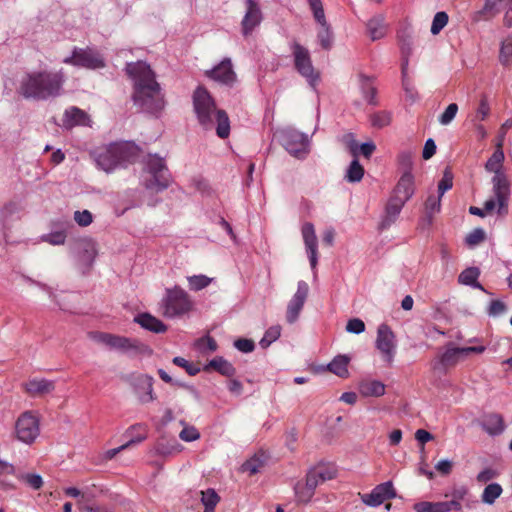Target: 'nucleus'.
<instances>
[{
  "mask_svg": "<svg viewBox=\"0 0 512 512\" xmlns=\"http://www.w3.org/2000/svg\"><path fill=\"white\" fill-rule=\"evenodd\" d=\"M145 439V437H138L136 439H132L130 441H128L126 444H123L117 448H113V449H110L108 450L106 453H105V458L106 459H112L113 457H115L120 451L124 450L125 448H127L128 446L132 445V444H136V443H140L141 441H143Z\"/></svg>",
  "mask_w": 512,
  "mask_h": 512,
  "instance_id": "obj_60",
  "label": "nucleus"
},
{
  "mask_svg": "<svg viewBox=\"0 0 512 512\" xmlns=\"http://www.w3.org/2000/svg\"><path fill=\"white\" fill-rule=\"evenodd\" d=\"M414 510L416 512H436L435 503L428 501L418 502L414 505Z\"/></svg>",
  "mask_w": 512,
  "mask_h": 512,
  "instance_id": "obj_64",
  "label": "nucleus"
},
{
  "mask_svg": "<svg viewBox=\"0 0 512 512\" xmlns=\"http://www.w3.org/2000/svg\"><path fill=\"white\" fill-rule=\"evenodd\" d=\"M145 163L146 170L152 176V179L146 182V187L156 192L165 190L170 179L164 159L158 155H148Z\"/></svg>",
  "mask_w": 512,
  "mask_h": 512,
  "instance_id": "obj_9",
  "label": "nucleus"
},
{
  "mask_svg": "<svg viewBox=\"0 0 512 512\" xmlns=\"http://www.w3.org/2000/svg\"><path fill=\"white\" fill-rule=\"evenodd\" d=\"M301 236L309 259L310 267L314 276H316L318 265V239L315 227L311 222H305L301 226Z\"/></svg>",
  "mask_w": 512,
  "mask_h": 512,
  "instance_id": "obj_14",
  "label": "nucleus"
},
{
  "mask_svg": "<svg viewBox=\"0 0 512 512\" xmlns=\"http://www.w3.org/2000/svg\"><path fill=\"white\" fill-rule=\"evenodd\" d=\"M23 388L30 396L37 397L53 392L55 383L45 378H32L23 384Z\"/></svg>",
  "mask_w": 512,
  "mask_h": 512,
  "instance_id": "obj_21",
  "label": "nucleus"
},
{
  "mask_svg": "<svg viewBox=\"0 0 512 512\" xmlns=\"http://www.w3.org/2000/svg\"><path fill=\"white\" fill-rule=\"evenodd\" d=\"M261 462L258 459H250L242 465V469L250 475H254L260 471Z\"/></svg>",
  "mask_w": 512,
  "mask_h": 512,
  "instance_id": "obj_61",
  "label": "nucleus"
},
{
  "mask_svg": "<svg viewBox=\"0 0 512 512\" xmlns=\"http://www.w3.org/2000/svg\"><path fill=\"white\" fill-rule=\"evenodd\" d=\"M397 496L392 481L376 485L370 493L361 496L362 502L370 507H378L386 500L394 499Z\"/></svg>",
  "mask_w": 512,
  "mask_h": 512,
  "instance_id": "obj_17",
  "label": "nucleus"
},
{
  "mask_svg": "<svg viewBox=\"0 0 512 512\" xmlns=\"http://www.w3.org/2000/svg\"><path fill=\"white\" fill-rule=\"evenodd\" d=\"M503 489L498 483H490L488 484L483 492H482V502L487 505H492L495 503L496 499L501 496Z\"/></svg>",
  "mask_w": 512,
  "mask_h": 512,
  "instance_id": "obj_35",
  "label": "nucleus"
},
{
  "mask_svg": "<svg viewBox=\"0 0 512 512\" xmlns=\"http://www.w3.org/2000/svg\"><path fill=\"white\" fill-rule=\"evenodd\" d=\"M159 305L161 314L168 319L181 318L193 309L189 294L178 285L165 289Z\"/></svg>",
  "mask_w": 512,
  "mask_h": 512,
  "instance_id": "obj_6",
  "label": "nucleus"
},
{
  "mask_svg": "<svg viewBox=\"0 0 512 512\" xmlns=\"http://www.w3.org/2000/svg\"><path fill=\"white\" fill-rule=\"evenodd\" d=\"M485 239V232L481 228H476L471 231L465 238L468 246H475Z\"/></svg>",
  "mask_w": 512,
  "mask_h": 512,
  "instance_id": "obj_54",
  "label": "nucleus"
},
{
  "mask_svg": "<svg viewBox=\"0 0 512 512\" xmlns=\"http://www.w3.org/2000/svg\"><path fill=\"white\" fill-rule=\"evenodd\" d=\"M15 433L19 441L33 443L40 434V421L33 411L23 412L15 423Z\"/></svg>",
  "mask_w": 512,
  "mask_h": 512,
  "instance_id": "obj_10",
  "label": "nucleus"
},
{
  "mask_svg": "<svg viewBox=\"0 0 512 512\" xmlns=\"http://www.w3.org/2000/svg\"><path fill=\"white\" fill-rule=\"evenodd\" d=\"M359 392L364 397H380L385 394V385L378 380L364 381L359 385Z\"/></svg>",
  "mask_w": 512,
  "mask_h": 512,
  "instance_id": "obj_31",
  "label": "nucleus"
},
{
  "mask_svg": "<svg viewBox=\"0 0 512 512\" xmlns=\"http://www.w3.org/2000/svg\"><path fill=\"white\" fill-rule=\"evenodd\" d=\"M179 437L185 442H192L200 438V433L193 426H185L180 432Z\"/></svg>",
  "mask_w": 512,
  "mask_h": 512,
  "instance_id": "obj_56",
  "label": "nucleus"
},
{
  "mask_svg": "<svg viewBox=\"0 0 512 512\" xmlns=\"http://www.w3.org/2000/svg\"><path fill=\"white\" fill-rule=\"evenodd\" d=\"M281 335V327L279 325L272 326L268 328L260 340L259 344L262 348L269 347L273 342H275Z\"/></svg>",
  "mask_w": 512,
  "mask_h": 512,
  "instance_id": "obj_45",
  "label": "nucleus"
},
{
  "mask_svg": "<svg viewBox=\"0 0 512 512\" xmlns=\"http://www.w3.org/2000/svg\"><path fill=\"white\" fill-rule=\"evenodd\" d=\"M80 246V261L90 267L97 256L96 244L91 239H83L80 242Z\"/></svg>",
  "mask_w": 512,
  "mask_h": 512,
  "instance_id": "obj_33",
  "label": "nucleus"
},
{
  "mask_svg": "<svg viewBox=\"0 0 512 512\" xmlns=\"http://www.w3.org/2000/svg\"><path fill=\"white\" fill-rule=\"evenodd\" d=\"M457 112L458 105L456 103L449 104L445 111L439 116V123L443 126L449 125L456 117Z\"/></svg>",
  "mask_w": 512,
  "mask_h": 512,
  "instance_id": "obj_48",
  "label": "nucleus"
},
{
  "mask_svg": "<svg viewBox=\"0 0 512 512\" xmlns=\"http://www.w3.org/2000/svg\"><path fill=\"white\" fill-rule=\"evenodd\" d=\"M499 61L505 67L512 65V35L506 37L501 42Z\"/></svg>",
  "mask_w": 512,
  "mask_h": 512,
  "instance_id": "obj_36",
  "label": "nucleus"
},
{
  "mask_svg": "<svg viewBox=\"0 0 512 512\" xmlns=\"http://www.w3.org/2000/svg\"><path fill=\"white\" fill-rule=\"evenodd\" d=\"M205 75L209 79L228 87H233L237 82V74L233 69L230 58H224L212 69L206 70Z\"/></svg>",
  "mask_w": 512,
  "mask_h": 512,
  "instance_id": "obj_15",
  "label": "nucleus"
},
{
  "mask_svg": "<svg viewBox=\"0 0 512 512\" xmlns=\"http://www.w3.org/2000/svg\"><path fill=\"white\" fill-rule=\"evenodd\" d=\"M491 113V107L486 95L481 96L475 114L471 118V122L485 121Z\"/></svg>",
  "mask_w": 512,
  "mask_h": 512,
  "instance_id": "obj_38",
  "label": "nucleus"
},
{
  "mask_svg": "<svg viewBox=\"0 0 512 512\" xmlns=\"http://www.w3.org/2000/svg\"><path fill=\"white\" fill-rule=\"evenodd\" d=\"M201 503L204 505L205 510L214 511L216 505L218 504L220 498L214 489H207L205 491H201Z\"/></svg>",
  "mask_w": 512,
  "mask_h": 512,
  "instance_id": "obj_41",
  "label": "nucleus"
},
{
  "mask_svg": "<svg viewBox=\"0 0 512 512\" xmlns=\"http://www.w3.org/2000/svg\"><path fill=\"white\" fill-rule=\"evenodd\" d=\"M307 2L310 6L313 17H314L315 21L318 23V25L328 23L326 16H325L322 1L321 0H307Z\"/></svg>",
  "mask_w": 512,
  "mask_h": 512,
  "instance_id": "obj_43",
  "label": "nucleus"
},
{
  "mask_svg": "<svg viewBox=\"0 0 512 512\" xmlns=\"http://www.w3.org/2000/svg\"><path fill=\"white\" fill-rule=\"evenodd\" d=\"M500 3L506 4H512V0H487L484 5V11L487 13H490L492 15H495L499 13L500 9L498 5Z\"/></svg>",
  "mask_w": 512,
  "mask_h": 512,
  "instance_id": "obj_59",
  "label": "nucleus"
},
{
  "mask_svg": "<svg viewBox=\"0 0 512 512\" xmlns=\"http://www.w3.org/2000/svg\"><path fill=\"white\" fill-rule=\"evenodd\" d=\"M234 347L243 353H250L254 350L255 344L251 339L240 338L234 342Z\"/></svg>",
  "mask_w": 512,
  "mask_h": 512,
  "instance_id": "obj_58",
  "label": "nucleus"
},
{
  "mask_svg": "<svg viewBox=\"0 0 512 512\" xmlns=\"http://www.w3.org/2000/svg\"><path fill=\"white\" fill-rule=\"evenodd\" d=\"M375 345L382 354L383 360L391 365L395 356L396 344L395 335L388 325L381 324L378 327Z\"/></svg>",
  "mask_w": 512,
  "mask_h": 512,
  "instance_id": "obj_13",
  "label": "nucleus"
},
{
  "mask_svg": "<svg viewBox=\"0 0 512 512\" xmlns=\"http://www.w3.org/2000/svg\"><path fill=\"white\" fill-rule=\"evenodd\" d=\"M263 21V13L258 0H245V13L241 21L244 36L250 35Z\"/></svg>",
  "mask_w": 512,
  "mask_h": 512,
  "instance_id": "obj_16",
  "label": "nucleus"
},
{
  "mask_svg": "<svg viewBox=\"0 0 512 512\" xmlns=\"http://www.w3.org/2000/svg\"><path fill=\"white\" fill-rule=\"evenodd\" d=\"M351 153L354 155V157L358 156V151L356 147L351 146ZM364 176V168L359 163L358 159L355 158L352 160L350 165L348 166L345 174V179L350 183H357L362 180Z\"/></svg>",
  "mask_w": 512,
  "mask_h": 512,
  "instance_id": "obj_29",
  "label": "nucleus"
},
{
  "mask_svg": "<svg viewBox=\"0 0 512 512\" xmlns=\"http://www.w3.org/2000/svg\"><path fill=\"white\" fill-rule=\"evenodd\" d=\"M290 48L294 59L295 69L306 79L313 89H316L320 79V74L315 70L312 64L309 50L298 42H292Z\"/></svg>",
  "mask_w": 512,
  "mask_h": 512,
  "instance_id": "obj_8",
  "label": "nucleus"
},
{
  "mask_svg": "<svg viewBox=\"0 0 512 512\" xmlns=\"http://www.w3.org/2000/svg\"><path fill=\"white\" fill-rule=\"evenodd\" d=\"M214 278L208 277L204 274L192 275L187 277L189 289L192 291H200L208 287Z\"/></svg>",
  "mask_w": 512,
  "mask_h": 512,
  "instance_id": "obj_39",
  "label": "nucleus"
},
{
  "mask_svg": "<svg viewBox=\"0 0 512 512\" xmlns=\"http://www.w3.org/2000/svg\"><path fill=\"white\" fill-rule=\"evenodd\" d=\"M43 242L51 245H63L66 241V233L64 231H54L41 236Z\"/></svg>",
  "mask_w": 512,
  "mask_h": 512,
  "instance_id": "obj_49",
  "label": "nucleus"
},
{
  "mask_svg": "<svg viewBox=\"0 0 512 512\" xmlns=\"http://www.w3.org/2000/svg\"><path fill=\"white\" fill-rule=\"evenodd\" d=\"M506 210H507V206L505 208L499 210V208H498V200H497V198L495 196L493 198H490V199L486 200L485 203H484V207L483 208H478V207H475V206H471L469 208V212L472 215H477V216H480V217H484L485 214L491 213L493 211H497V213L501 214L503 211H506Z\"/></svg>",
  "mask_w": 512,
  "mask_h": 512,
  "instance_id": "obj_34",
  "label": "nucleus"
},
{
  "mask_svg": "<svg viewBox=\"0 0 512 512\" xmlns=\"http://www.w3.org/2000/svg\"><path fill=\"white\" fill-rule=\"evenodd\" d=\"M507 310L506 304L501 300H492L487 308V314L490 317H499L505 314Z\"/></svg>",
  "mask_w": 512,
  "mask_h": 512,
  "instance_id": "obj_52",
  "label": "nucleus"
},
{
  "mask_svg": "<svg viewBox=\"0 0 512 512\" xmlns=\"http://www.w3.org/2000/svg\"><path fill=\"white\" fill-rule=\"evenodd\" d=\"M414 194V178L411 173H405L398 181L392 198L406 203Z\"/></svg>",
  "mask_w": 512,
  "mask_h": 512,
  "instance_id": "obj_23",
  "label": "nucleus"
},
{
  "mask_svg": "<svg viewBox=\"0 0 512 512\" xmlns=\"http://www.w3.org/2000/svg\"><path fill=\"white\" fill-rule=\"evenodd\" d=\"M172 362L175 365L184 368L190 376H194L200 371V369L198 367L194 366L189 361H187L185 358L180 357V356L174 357Z\"/></svg>",
  "mask_w": 512,
  "mask_h": 512,
  "instance_id": "obj_55",
  "label": "nucleus"
},
{
  "mask_svg": "<svg viewBox=\"0 0 512 512\" xmlns=\"http://www.w3.org/2000/svg\"><path fill=\"white\" fill-rule=\"evenodd\" d=\"M317 39L323 49L329 50L332 47L333 33L329 23L319 25Z\"/></svg>",
  "mask_w": 512,
  "mask_h": 512,
  "instance_id": "obj_37",
  "label": "nucleus"
},
{
  "mask_svg": "<svg viewBox=\"0 0 512 512\" xmlns=\"http://www.w3.org/2000/svg\"><path fill=\"white\" fill-rule=\"evenodd\" d=\"M452 186H453V174L448 168H446L443 173L442 179L438 183V194L440 195V197H443L445 192L450 190L452 188Z\"/></svg>",
  "mask_w": 512,
  "mask_h": 512,
  "instance_id": "obj_50",
  "label": "nucleus"
},
{
  "mask_svg": "<svg viewBox=\"0 0 512 512\" xmlns=\"http://www.w3.org/2000/svg\"><path fill=\"white\" fill-rule=\"evenodd\" d=\"M453 463L449 459H442L435 465V469L442 475H448L451 473Z\"/></svg>",
  "mask_w": 512,
  "mask_h": 512,
  "instance_id": "obj_62",
  "label": "nucleus"
},
{
  "mask_svg": "<svg viewBox=\"0 0 512 512\" xmlns=\"http://www.w3.org/2000/svg\"><path fill=\"white\" fill-rule=\"evenodd\" d=\"M15 476L20 480L29 485L32 489L38 490L43 485V479L41 475L36 473H15Z\"/></svg>",
  "mask_w": 512,
  "mask_h": 512,
  "instance_id": "obj_42",
  "label": "nucleus"
},
{
  "mask_svg": "<svg viewBox=\"0 0 512 512\" xmlns=\"http://www.w3.org/2000/svg\"><path fill=\"white\" fill-rule=\"evenodd\" d=\"M74 221L81 227H87L93 222V215L89 210L75 211Z\"/></svg>",
  "mask_w": 512,
  "mask_h": 512,
  "instance_id": "obj_53",
  "label": "nucleus"
},
{
  "mask_svg": "<svg viewBox=\"0 0 512 512\" xmlns=\"http://www.w3.org/2000/svg\"><path fill=\"white\" fill-rule=\"evenodd\" d=\"M349 361L346 355H338L327 365V369L338 377L346 378L349 375Z\"/></svg>",
  "mask_w": 512,
  "mask_h": 512,
  "instance_id": "obj_32",
  "label": "nucleus"
},
{
  "mask_svg": "<svg viewBox=\"0 0 512 512\" xmlns=\"http://www.w3.org/2000/svg\"><path fill=\"white\" fill-rule=\"evenodd\" d=\"M464 359L461 347H448L442 354L438 356L433 364V369L445 371L448 367L457 365Z\"/></svg>",
  "mask_w": 512,
  "mask_h": 512,
  "instance_id": "obj_19",
  "label": "nucleus"
},
{
  "mask_svg": "<svg viewBox=\"0 0 512 512\" xmlns=\"http://www.w3.org/2000/svg\"><path fill=\"white\" fill-rule=\"evenodd\" d=\"M448 20H449V17L446 12H444V11L437 12L434 15V18H433V21L431 24V29H430L431 33L433 35L439 34L440 31L447 25Z\"/></svg>",
  "mask_w": 512,
  "mask_h": 512,
  "instance_id": "obj_47",
  "label": "nucleus"
},
{
  "mask_svg": "<svg viewBox=\"0 0 512 512\" xmlns=\"http://www.w3.org/2000/svg\"><path fill=\"white\" fill-rule=\"evenodd\" d=\"M370 121L373 127L381 129L391 123V114L387 111L376 112L371 115Z\"/></svg>",
  "mask_w": 512,
  "mask_h": 512,
  "instance_id": "obj_46",
  "label": "nucleus"
},
{
  "mask_svg": "<svg viewBox=\"0 0 512 512\" xmlns=\"http://www.w3.org/2000/svg\"><path fill=\"white\" fill-rule=\"evenodd\" d=\"M135 322L142 328L153 333H164L167 331V326L155 316L149 313H142L135 317Z\"/></svg>",
  "mask_w": 512,
  "mask_h": 512,
  "instance_id": "obj_26",
  "label": "nucleus"
},
{
  "mask_svg": "<svg viewBox=\"0 0 512 512\" xmlns=\"http://www.w3.org/2000/svg\"><path fill=\"white\" fill-rule=\"evenodd\" d=\"M211 369L227 377H231L235 374V368L233 365L220 356L210 360L203 368L204 371H209Z\"/></svg>",
  "mask_w": 512,
  "mask_h": 512,
  "instance_id": "obj_30",
  "label": "nucleus"
},
{
  "mask_svg": "<svg viewBox=\"0 0 512 512\" xmlns=\"http://www.w3.org/2000/svg\"><path fill=\"white\" fill-rule=\"evenodd\" d=\"M361 89L364 99L371 105H376V88L371 85L369 79L366 77L361 78Z\"/></svg>",
  "mask_w": 512,
  "mask_h": 512,
  "instance_id": "obj_44",
  "label": "nucleus"
},
{
  "mask_svg": "<svg viewBox=\"0 0 512 512\" xmlns=\"http://www.w3.org/2000/svg\"><path fill=\"white\" fill-rule=\"evenodd\" d=\"M480 273L481 272L478 267H468L459 274L458 282L461 285L470 286L486 292L485 288L478 282Z\"/></svg>",
  "mask_w": 512,
  "mask_h": 512,
  "instance_id": "obj_27",
  "label": "nucleus"
},
{
  "mask_svg": "<svg viewBox=\"0 0 512 512\" xmlns=\"http://www.w3.org/2000/svg\"><path fill=\"white\" fill-rule=\"evenodd\" d=\"M480 426L492 437L501 435L506 428L503 417L498 413L485 414L481 419Z\"/></svg>",
  "mask_w": 512,
  "mask_h": 512,
  "instance_id": "obj_22",
  "label": "nucleus"
},
{
  "mask_svg": "<svg viewBox=\"0 0 512 512\" xmlns=\"http://www.w3.org/2000/svg\"><path fill=\"white\" fill-rule=\"evenodd\" d=\"M63 63L87 69H100L105 67V61L102 56L90 48L83 49L75 47L72 54L63 59Z\"/></svg>",
  "mask_w": 512,
  "mask_h": 512,
  "instance_id": "obj_11",
  "label": "nucleus"
},
{
  "mask_svg": "<svg viewBox=\"0 0 512 512\" xmlns=\"http://www.w3.org/2000/svg\"><path fill=\"white\" fill-rule=\"evenodd\" d=\"M90 338L93 341L108 347L109 349L117 350L123 353L137 351L139 348V342L137 340L115 334L92 332L90 333Z\"/></svg>",
  "mask_w": 512,
  "mask_h": 512,
  "instance_id": "obj_12",
  "label": "nucleus"
},
{
  "mask_svg": "<svg viewBox=\"0 0 512 512\" xmlns=\"http://www.w3.org/2000/svg\"><path fill=\"white\" fill-rule=\"evenodd\" d=\"M366 28L373 41L382 39L386 35V26L382 15H376L369 19L366 23Z\"/></svg>",
  "mask_w": 512,
  "mask_h": 512,
  "instance_id": "obj_28",
  "label": "nucleus"
},
{
  "mask_svg": "<svg viewBox=\"0 0 512 512\" xmlns=\"http://www.w3.org/2000/svg\"><path fill=\"white\" fill-rule=\"evenodd\" d=\"M346 331L352 334H361L365 331V324L359 318L350 319L347 322Z\"/></svg>",
  "mask_w": 512,
  "mask_h": 512,
  "instance_id": "obj_57",
  "label": "nucleus"
},
{
  "mask_svg": "<svg viewBox=\"0 0 512 512\" xmlns=\"http://www.w3.org/2000/svg\"><path fill=\"white\" fill-rule=\"evenodd\" d=\"M64 83L63 70L32 71L22 77L19 93L26 99L47 100L60 96Z\"/></svg>",
  "mask_w": 512,
  "mask_h": 512,
  "instance_id": "obj_2",
  "label": "nucleus"
},
{
  "mask_svg": "<svg viewBox=\"0 0 512 512\" xmlns=\"http://www.w3.org/2000/svg\"><path fill=\"white\" fill-rule=\"evenodd\" d=\"M63 127L71 129L75 126H91L90 116L82 109L72 106L65 110L63 115Z\"/></svg>",
  "mask_w": 512,
  "mask_h": 512,
  "instance_id": "obj_20",
  "label": "nucleus"
},
{
  "mask_svg": "<svg viewBox=\"0 0 512 512\" xmlns=\"http://www.w3.org/2000/svg\"><path fill=\"white\" fill-rule=\"evenodd\" d=\"M497 472L491 468H485L477 474V481L480 483H486L493 478L497 477Z\"/></svg>",
  "mask_w": 512,
  "mask_h": 512,
  "instance_id": "obj_63",
  "label": "nucleus"
},
{
  "mask_svg": "<svg viewBox=\"0 0 512 512\" xmlns=\"http://www.w3.org/2000/svg\"><path fill=\"white\" fill-rule=\"evenodd\" d=\"M309 293L308 284L301 280L297 283V290L287 305L286 319L292 324L298 319Z\"/></svg>",
  "mask_w": 512,
  "mask_h": 512,
  "instance_id": "obj_18",
  "label": "nucleus"
},
{
  "mask_svg": "<svg viewBox=\"0 0 512 512\" xmlns=\"http://www.w3.org/2000/svg\"><path fill=\"white\" fill-rule=\"evenodd\" d=\"M502 143V139H499L496 150L485 165L487 171L494 173L492 178L493 193L498 200L499 210L507 206L510 195V184L505 173L502 171V163L505 158Z\"/></svg>",
  "mask_w": 512,
  "mask_h": 512,
  "instance_id": "obj_4",
  "label": "nucleus"
},
{
  "mask_svg": "<svg viewBox=\"0 0 512 512\" xmlns=\"http://www.w3.org/2000/svg\"><path fill=\"white\" fill-rule=\"evenodd\" d=\"M404 205L405 203L390 197L379 224L380 229H388L393 223H395Z\"/></svg>",
  "mask_w": 512,
  "mask_h": 512,
  "instance_id": "obj_24",
  "label": "nucleus"
},
{
  "mask_svg": "<svg viewBox=\"0 0 512 512\" xmlns=\"http://www.w3.org/2000/svg\"><path fill=\"white\" fill-rule=\"evenodd\" d=\"M193 107L199 124L205 130L215 128L218 137L225 139L230 134V120L225 110L216 106L214 98L202 86L193 94Z\"/></svg>",
  "mask_w": 512,
  "mask_h": 512,
  "instance_id": "obj_3",
  "label": "nucleus"
},
{
  "mask_svg": "<svg viewBox=\"0 0 512 512\" xmlns=\"http://www.w3.org/2000/svg\"><path fill=\"white\" fill-rule=\"evenodd\" d=\"M153 382L154 379L147 374H141L136 378L135 386L139 391V400L142 403H150L155 400Z\"/></svg>",
  "mask_w": 512,
  "mask_h": 512,
  "instance_id": "obj_25",
  "label": "nucleus"
},
{
  "mask_svg": "<svg viewBox=\"0 0 512 512\" xmlns=\"http://www.w3.org/2000/svg\"><path fill=\"white\" fill-rule=\"evenodd\" d=\"M281 143L294 158L304 160L310 153L311 137L293 128L281 131Z\"/></svg>",
  "mask_w": 512,
  "mask_h": 512,
  "instance_id": "obj_7",
  "label": "nucleus"
},
{
  "mask_svg": "<svg viewBox=\"0 0 512 512\" xmlns=\"http://www.w3.org/2000/svg\"><path fill=\"white\" fill-rule=\"evenodd\" d=\"M441 199L440 195H430L425 203L426 212L429 216L434 215L435 213L440 212L441 209Z\"/></svg>",
  "mask_w": 512,
  "mask_h": 512,
  "instance_id": "obj_51",
  "label": "nucleus"
},
{
  "mask_svg": "<svg viewBox=\"0 0 512 512\" xmlns=\"http://www.w3.org/2000/svg\"><path fill=\"white\" fill-rule=\"evenodd\" d=\"M125 70L133 83L134 105L144 112H160L165 106L164 94L150 65L144 61L131 62Z\"/></svg>",
  "mask_w": 512,
  "mask_h": 512,
  "instance_id": "obj_1",
  "label": "nucleus"
},
{
  "mask_svg": "<svg viewBox=\"0 0 512 512\" xmlns=\"http://www.w3.org/2000/svg\"><path fill=\"white\" fill-rule=\"evenodd\" d=\"M294 493L298 503L307 504L314 496V491L304 483H297L294 486Z\"/></svg>",
  "mask_w": 512,
  "mask_h": 512,
  "instance_id": "obj_40",
  "label": "nucleus"
},
{
  "mask_svg": "<svg viewBox=\"0 0 512 512\" xmlns=\"http://www.w3.org/2000/svg\"><path fill=\"white\" fill-rule=\"evenodd\" d=\"M137 153V146L132 142L111 143L107 148L96 155L97 166L110 173L116 168L132 160Z\"/></svg>",
  "mask_w": 512,
  "mask_h": 512,
  "instance_id": "obj_5",
  "label": "nucleus"
}]
</instances>
